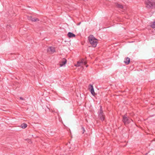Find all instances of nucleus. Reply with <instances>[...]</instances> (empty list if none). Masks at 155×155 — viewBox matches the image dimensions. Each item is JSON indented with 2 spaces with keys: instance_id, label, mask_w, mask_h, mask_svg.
Segmentation results:
<instances>
[{
  "instance_id": "f03ea898",
  "label": "nucleus",
  "mask_w": 155,
  "mask_h": 155,
  "mask_svg": "<svg viewBox=\"0 0 155 155\" xmlns=\"http://www.w3.org/2000/svg\"><path fill=\"white\" fill-rule=\"evenodd\" d=\"M89 42L94 48L96 47L98 43L97 39H96L93 35H90L88 37Z\"/></svg>"
},
{
  "instance_id": "9b49d317",
  "label": "nucleus",
  "mask_w": 155,
  "mask_h": 155,
  "mask_svg": "<svg viewBox=\"0 0 155 155\" xmlns=\"http://www.w3.org/2000/svg\"><path fill=\"white\" fill-rule=\"evenodd\" d=\"M130 62V59L128 58L127 57L125 59V61L124 62L125 64L127 65Z\"/></svg>"
},
{
  "instance_id": "f8f14e48",
  "label": "nucleus",
  "mask_w": 155,
  "mask_h": 155,
  "mask_svg": "<svg viewBox=\"0 0 155 155\" xmlns=\"http://www.w3.org/2000/svg\"><path fill=\"white\" fill-rule=\"evenodd\" d=\"M68 36L69 38L74 37H75V35L73 33L69 32L68 34Z\"/></svg>"
},
{
  "instance_id": "ddd939ff",
  "label": "nucleus",
  "mask_w": 155,
  "mask_h": 155,
  "mask_svg": "<svg viewBox=\"0 0 155 155\" xmlns=\"http://www.w3.org/2000/svg\"><path fill=\"white\" fill-rule=\"evenodd\" d=\"M27 125L25 123L22 124L21 125V127L25 129L27 127Z\"/></svg>"
},
{
  "instance_id": "4468645a",
  "label": "nucleus",
  "mask_w": 155,
  "mask_h": 155,
  "mask_svg": "<svg viewBox=\"0 0 155 155\" xmlns=\"http://www.w3.org/2000/svg\"><path fill=\"white\" fill-rule=\"evenodd\" d=\"M150 26L152 28H155V21H154L153 22V24H151Z\"/></svg>"
},
{
  "instance_id": "0eeeda50",
  "label": "nucleus",
  "mask_w": 155,
  "mask_h": 155,
  "mask_svg": "<svg viewBox=\"0 0 155 155\" xmlns=\"http://www.w3.org/2000/svg\"><path fill=\"white\" fill-rule=\"evenodd\" d=\"M27 17V18L28 20H31L33 22H37L39 21V20L38 18H33L31 16H28Z\"/></svg>"
},
{
  "instance_id": "423d86ee",
  "label": "nucleus",
  "mask_w": 155,
  "mask_h": 155,
  "mask_svg": "<svg viewBox=\"0 0 155 155\" xmlns=\"http://www.w3.org/2000/svg\"><path fill=\"white\" fill-rule=\"evenodd\" d=\"M115 5L116 8H118L120 9L123 10H125L123 5L120 3L116 2L115 3Z\"/></svg>"
},
{
  "instance_id": "6e6552de",
  "label": "nucleus",
  "mask_w": 155,
  "mask_h": 155,
  "mask_svg": "<svg viewBox=\"0 0 155 155\" xmlns=\"http://www.w3.org/2000/svg\"><path fill=\"white\" fill-rule=\"evenodd\" d=\"M77 63L79 64H82V65H85L87 62L84 59H82L81 61H79L77 62Z\"/></svg>"
},
{
  "instance_id": "9d476101",
  "label": "nucleus",
  "mask_w": 155,
  "mask_h": 155,
  "mask_svg": "<svg viewBox=\"0 0 155 155\" xmlns=\"http://www.w3.org/2000/svg\"><path fill=\"white\" fill-rule=\"evenodd\" d=\"M47 51L48 52H51L52 53H54L55 51L54 48L52 47H49L48 48Z\"/></svg>"
},
{
  "instance_id": "7ed1b4c3",
  "label": "nucleus",
  "mask_w": 155,
  "mask_h": 155,
  "mask_svg": "<svg viewBox=\"0 0 155 155\" xmlns=\"http://www.w3.org/2000/svg\"><path fill=\"white\" fill-rule=\"evenodd\" d=\"M122 117V121L125 125L129 124L131 121H133V120L129 117H127V115L126 114L123 115Z\"/></svg>"
},
{
  "instance_id": "39448f33",
  "label": "nucleus",
  "mask_w": 155,
  "mask_h": 155,
  "mask_svg": "<svg viewBox=\"0 0 155 155\" xmlns=\"http://www.w3.org/2000/svg\"><path fill=\"white\" fill-rule=\"evenodd\" d=\"M88 89L93 96H95L96 95V94L94 92V87L92 85L90 84L88 86Z\"/></svg>"
},
{
  "instance_id": "20e7f679",
  "label": "nucleus",
  "mask_w": 155,
  "mask_h": 155,
  "mask_svg": "<svg viewBox=\"0 0 155 155\" xmlns=\"http://www.w3.org/2000/svg\"><path fill=\"white\" fill-rule=\"evenodd\" d=\"M100 110L98 112V117L99 119L100 120L102 121L104 120L105 119V115L103 112V110H102V106H100Z\"/></svg>"
},
{
  "instance_id": "f257e3e1",
  "label": "nucleus",
  "mask_w": 155,
  "mask_h": 155,
  "mask_svg": "<svg viewBox=\"0 0 155 155\" xmlns=\"http://www.w3.org/2000/svg\"><path fill=\"white\" fill-rule=\"evenodd\" d=\"M145 3L147 8L151 9L155 8V0H146Z\"/></svg>"
},
{
  "instance_id": "f3484780",
  "label": "nucleus",
  "mask_w": 155,
  "mask_h": 155,
  "mask_svg": "<svg viewBox=\"0 0 155 155\" xmlns=\"http://www.w3.org/2000/svg\"><path fill=\"white\" fill-rule=\"evenodd\" d=\"M19 98H20V99L22 100H24V99L22 97H19Z\"/></svg>"
},
{
  "instance_id": "6ab92c4d",
  "label": "nucleus",
  "mask_w": 155,
  "mask_h": 155,
  "mask_svg": "<svg viewBox=\"0 0 155 155\" xmlns=\"http://www.w3.org/2000/svg\"><path fill=\"white\" fill-rule=\"evenodd\" d=\"M88 66V65H86V67H87Z\"/></svg>"
},
{
  "instance_id": "1a4fd4ad",
  "label": "nucleus",
  "mask_w": 155,
  "mask_h": 155,
  "mask_svg": "<svg viewBox=\"0 0 155 155\" xmlns=\"http://www.w3.org/2000/svg\"><path fill=\"white\" fill-rule=\"evenodd\" d=\"M67 60L65 58H63L61 62V63L60 64V67H62L64 65H65L67 63Z\"/></svg>"
},
{
  "instance_id": "a211bd4d",
  "label": "nucleus",
  "mask_w": 155,
  "mask_h": 155,
  "mask_svg": "<svg viewBox=\"0 0 155 155\" xmlns=\"http://www.w3.org/2000/svg\"><path fill=\"white\" fill-rule=\"evenodd\" d=\"M80 24H81V22H80L79 23H78L77 25H80Z\"/></svg>"
},
{
  "instance_id": "2eb2a0df",
  "label": "nucleus",
  "mask_w": 155,
  "mask_h": 155,
  "mask_svg": "<svg viewBox=\"0 0 155 155\" xmlns=\"http://www.w3.org/2000/svg\"><path fill=\"white\" fill-rule=\"evenodd\" d=\"M81 129L83 131V132H82V134H83L84 132H85V129H84V127L82 125H81Z\"/></svg>"
},
{
  "instance_id": "dca6fc26",
  "label": "nucleus",
  "mask_w": 155,
  "mask_h": 155,
  "mask_svg": "<svg viewBox=\"0 0 155 155\" xmlns=\"http://www.w3.org/2000/svg\"><path fill=\"white\" fill-rule=\"evenodd\" d=\"M81 65V64H78V63H77V64H76L75 65V66L77 67H79V66H80Z\"/></svg>"
}]
</instances>
